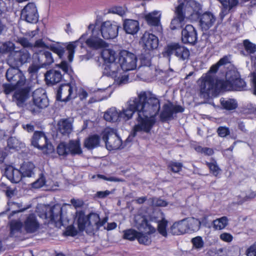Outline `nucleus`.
I'll return each instance as SVG.
<instances>
[{"instance_id": "obj_45", "label": "nucleus", "mask_w": 256, "mask_h": 256, "mask_svg": "<svg viewBox=\"0 0 256 256\" xmlns=\"http://www.w3.org/2000/svg\"><path fill=\"white\" fill-rule=\"evenodd\" d=\"M182 166V163L177 162H170L168 165V169L174 173H178L180 172Z\"/></svg>"}, {"instance_id": "obj_38", "label": "nucleus", "mask_w": 256, "mask_h": 256, "mask_svg": "<svg viewBox=\"0 0 256 256\" xmlns=\"http://www.w3.org/2000/svg\"><path fill=\"white\" fill-rule=\"evenodd\" d=\"M170 232L173 235H180L186 233L183 220L174 222L170 227Z\"/></svg>"}, {"instance_id": "obj_43", "label": "nucleus", "mask_w": 256, "mask_h": 256, "mask_svg": "<svg viewBox=\"0 0 256 256\" xmlns=\"http://www.w3.org/2000/svg\"><path fill=\"white\" fill-rule=\"evenodd\" d=\"M243 46L248 54H254L256 52V44L252 42L249 40H244Z\"/></svg>"}, {"instance_id": "obj_12", "label": "nucleus", "mask_w": 256, "mask_h": 256, "mask_svg": "<svg viewBox=\"0 0 256 256\" xmlns=\"http://www.w3.org/2000/svg\"><path fill=\"white\" fill-rule=\"evenodd\" d=\"M137 58L135 54L126 50L119 53L118 62L122 72L134 70L136 67Z\"/></svg>"}, {"instance_id": "obj_48", "label": "nucleus", "mask_w": 256, "mask_h": 256, "mask_svg": "<svg viewBox=\"0 0 256 256\" xmlns=\"http://www.w3.org/2000/svg\"><path fill=\"white\" fill-rule=\"evenodd\" d=\"M46 184V178L42 173L40 174L39 178L32 183V186L34 188H38L44 186Z\"/></svg>"}, {"instance_id": "obj_22", "label": "nucleus", "mask_w": 256, "mask_h": 256, "mask_svg": "<svg viewBox=\"0 0 256 256\" xmlns=\"http://www.w3.org/2000/svg\"><path fill=\"white\" fill-rule=\"evenodd\" d=\"M32 58L35 60H37L41 67L50 66L54 62L52 52L46 50H39L34 52Z\"/></svg>"}, {"instance_id": "obj_50", "label": "nucleus", "mask_w": 256, "mask_h": 256, "mask_svg": "<svg viewBox=\"0 0 256 256\" xmlns=\"http://www.w3.org/2000/svg\"><path fill=\"white\" fill-rule=\"evenodd\" d=\"M58 66L63 70L64 73L69 75L72 74V69L66 61H62L60 64H58Z\"/></svg>"}, {"instance_id": "obj_19", "label": "nucleus", "mask_w": 256, "mask_h": 256, "mask_svg": "<svg viewBox=\"0 0 256 256\" xmlns=\"http://www.w3.org/2000/svg\"><path fill=\"white\" fill-rule=\"evenodd\" d=\"M184 110V108L180 105H175L172 102L166 104L163 106L160 114V120L162 122L172 120L174 118V114L182 112Z\"/></svg>"}, {"instance_id": "obj_25", "label": "nucleus", "mask_w": 256, "mask_h": 256, "mask_svg": "<svg viewBox=\"0 0 256 256\" xmlns=\"http://www.w3.org/2000/svg\"><path fill=\"white\" fill-rule=\"evenodd\" d=\"M198 39L196 30L191 24H187L182 31V40L184 44H194Z\"/></svg>"}, {"instance_id": "obj_15", "label": "nucleus", "mask_w": 256, "mask_h": 256, "mask_svg": "<svg viewBox=\"0 0 256 256\" xmlns=\"http://www.w3.org/2000/svg\"><path fill=\"white\" fill-rule=\"evenodd\" d=\"M31 86L28 84L18 88L14 92L12 96L13 102L20 108H23L26 100L29 98Z\"/></svg>"}, {"instance_id": "obj_21", "label": "nucleus", "mask_w": 256, "mask_h": 256, "mask_svg": "<svg viewBox=\"0 0 256 256\" xmlns=\"http://www.w3.org/2000/svg\"><path fill=\"white\" fill-rule=\"evenodd\" d=\"M21 18L31 24H36L38 22V14L34 3L30 2L24 7L21 12Z\"/></svg>"}, {"instance_id": "obj_55", "label": "nucleus", "mask_w": 256, "mask_h": 256, "mask_svg": "<svg viewBox=\"0 0 256 256\" xmlns=\"http://www.w3.org/2000/svg\"><path fill=\"white\" fill-rule=\"evenodd\" d=\"M18 42L24 48H32L34 46V44L30 42L28 39L26 38H18Z\"/></svg>"}, {"instance_id": "obj_27", "label": "nucleus", "mask_w": 256, "mask_h": 256, "mask_svg": "<svg viewBox=\"0 0 256 256\" xmlns=\"http://www.w3.org/2000/svg\"><path fill=\"white\" fill-rule=\"evenodd\" d=\"M62 208L58 204H56L49 208L45 212V218L49 221L58 222H61Z\"/></svg>"}, {"instance_id": "obj_56", "label": "nucleus", "mask_w": 256, "mask_h": 256, "mask_svg": "<svg viewBox=\"0 0 256 256\" xmlns=\"http://www.w3.org/2000/svg\"><path fill=\"white\" fill-rule=\"evenodd\" d=\"M222 8L221 12L220 13V17L221 20H222L230 12V10L233 8L230 7V4H228L226 6H222Z\"/></svg>"}, {"instance_id": "obj_30", "label": "nucleus", "mask_w": 256, "mask_h": 256, "mask_svg": "<svg viewBox=\"0 0 256 256\" xmlns=\"http://www.w3.org/2000/svg\"><path fill=\"white\" fill-rule=\"evenodd\" d=\"M161 14L159 12L154 11L149 13L145 16V19L148 25L156 27L158 31L162 30V26L160 23Z\"/></svg>"}, {"instance_id": "obj_59", "label": "nucleus", "mask_w": 256, "mask_h": 256, "mask_svg": "<svg viewBox=\"0 0 256 256\" xmlns=\"http://www.w3.org/2000/svg\"><path fill=\"white\" fill-rule=\"evenodd\" d=\"M111 194L112 192L108 190L105 191H98L95 194V196L99 198H104Z\"/></svg>"}, {"instance_id": "obj_31", "label": "nucleus", "mask_w": 256, "mask_h": 256, "mask_svg": "<svg viewBox=\"0 0 256 256\" xmlns=\"http://www.w3.org/2000/svg\"><path fill=\"white\" fill-rule=\"evenodd\" d=\"M184 222L186 232H192L199 230L201 222L197 218H188L182 220Z\"/></svg>"}, {"instance_id": "obj_58", "label": "nucleus", "mask_w": 256, "mask_h": 256, "mask_svg": "<svg viewBox=\"0 0 256 256\" xmlns=\"http://www.w3.org/2000/svg\"><path fill=\"white\" fill-rule=\"evenodd\" d=\"M220 238L226 242H230L232 241L233 236H232L227 232H224L220 236Z\"/></svg>"}, {"instance_id": "obj_13", "label": "nucleus", "mask_w": 256, "mask_h": 256, "mask_svg": "<svg viewBox=\"0 0 256 256\" xmlns=\"http://www.w3.org/2000/svg\"><path fill=\"white\" fill-rule=\"evenodd\" d=\"M31 143L34 146L44 150L46 153L50 152L54 150L52 144L48 142L46 136L44 132L41 131L34 132L32 138Z\"/></svg>"}, {"instance_id": "obj_23", "label": "nucleus", "mask_w": 256, "mask_h": 256, "mask_svg": "<svg viewBox=\"0 0 256 256\" xmlns=\"http://www.w3.org/2000/svg\"><path fill=\"white\" fill-rule=\"evenodd\" d=\"M143 48L148 52L156 49L158 46V39L154 34L146 32L142 35L140 42Z\"/></svg>"}, {"instance_id": "obj_33", "label": "nucleus", "mask_w": 256, "mask_h": 256, "mask_svg": "<svg viewBox=\"0 0 256 256\" xmlns=\"http://www.w3.org/2000/svg\"><path fill=\"white\" fill-rule=\"evenodd\" d=\"M72 130V122L68 118L62 119L58 123V132L64 136H68Z\"/></svg>"}, {"instance_id": "obj_17", "label": "nucleus", "mask_w": 256, "mask_h": 256, "mask_svg": "<svg viewBox=\"0 0 256 256\" xmlns=\"http://www.w3.org/2000/svg\"><path fill=\"white\" fill-rule=\"evenodd\" d=\"M88 30H92V36L88 38L86 43V45L92 50H99L106 48L108 46V44L104 40L97 36L100 30L98 28H96V26L94 24H90Z\"/></svg>"}, {"instance_id": "obj_40", "label": "nucleus", "mask_w": 256, "mask_h": 256, "mask_svg": "<svg viewBox=\"0 0 256 256\" xmlns=\"http://www.w3.org/2000/svg\"><path fill=\"white\" fill-rule=\"evenodd\" d=\"M8 146L10 149L18 150L24 146V144L17 138L12 136L8 140Z\"/></svg>"}, {"instance_id": "obj_61", "label": "nucleus", "mask_w": 256, "mask_h": 256, "mask_svg": "<svg viewBox=\"0 0 256 256\" xmlns=\"http://www.w3.org/2000/svg\"><path fill=\"white\" fill-rule=\"evenodd\" d=\"M40 66H38L36 64H32L28 68V72L30 74H34L38 72L40 68Z\"/></svg>"}, {"instance_id": "obj_14", "label": "nucleus", "mask_w": 256, "mask_h": 256, "mask_svg": "<svg viewBox=\"0 0 256 256\" xmlns=\"http://www.w3.org/2000/svg\"><path fill=\"white\" fill-rule=\"evenodd\" d=\"M6 78L10 83L14 84L18 87L26 84V76L19 68L10 66L6 70Z\"/></svg>"}, {"instance_id": "obj_29", "label": "nucleus", "mask_w": 256, "mask_h": 256, "mask_svg": "<svg viewBox=\"0 0 256 256\" xmlns=\"http://www.w3.org/2000/svg\"><path fill=\"white\" fill-rule=\"evenodd\" d=\"M44 77L47 84L53 85L61 81L62 75L60 70L52 69L47 71Z\"/></svg>"}, {"instance_id": "obj_20", "label": "nucleus", "mask_w": 256, "mask_h": 256, "mask_svg": "<svg viewBox=\"0 0 256 256\" xmlns=\"http://www.w3.org/2000/svg\"><path fill=\"white\" fill-rule=\"evenodd\" d=\"M218 81L216 82L214 76L207 74L202 79L200 86V96L203 98H208L210 94L213 92L216 84L220 87V85L218 84Z\"/></svg>"}, {"instance_id": "obj_64", "label": "nucleus", "mask_w": 256, "mask_h": 256, "mask_svg": "<svg viewBox=\"0 0 256 256\" xmlns=\"http://www.w3.org/2000/svg\"><path fill=\"white\" fill-rule=\"evenodd\" d=\"M34 47L38 48H47V46H47L45 44V43L42 41V40H38L36 41L34 44Z\"/></svg>"}, {"instance_id": "obj_6", "label": "nucleus", "mask_w": 256, "mask_h": 256, "mask_svg": "<svg viewBox=\"0 0 256 256\" xmlns=\"http://www.w3.org/2000/svg\"><path fill=\"white\" fill-rule=\"evenodd\" d=\"M86 37V34H83L79 38V40L74 43H70L67 46L60 43L52 44L47 46V48L50 49L54 53L58 54L60 58H62L66 50L68 51V58L70 62H72L73 60L74 54V49L76 47V43L82 42L85 40Z\"/></svg>"}, {"instance_id": "obj_34", "label": "nucleus", "mask_w": 256, "mask_h": 256, "mask_svg": "<svg viewBox=\"0 0 256 256\" xmlns=\"http://www.w3.org/2000/svg\"><path fill=\"white\" fill-rule=\"evenodd\" d=\"M124 30L126 33L132 35L136 34L140 30L138 21L133 20H126L123 23Z\"/></svg>"}, {"instance_id": "obj_32", "label": "nucleus", "mask_w": 256, "mask_h": 256, "mask_svg": "<svg viewBox=\"0 0 256 256\" xmlns=\"http://www.w3.org/2000/svg\"><path fill=\"white\" fill-rule=\"evenodd\" d=\"M4 174L12 183H18L21 180L22 178L20 170L14 168L12 166H8L6 168Z\"/></svg>"}, {"instance_id": "obj_8", "label": "nucleus", "mask_w": 256, "mask_h": 256, "mask_svg": "<svg viewBox=\"0 0 256 256\" xmlns=\"http://www.w3.org/2000/svg\"><path fill=\"white\" fill-rule=\"evenodd\" d=\"M32 58V55L28 50L24 48L9 54L8 64L10 66L20 68L24 64L30 63Z\"/></svg>"}, {"instance_id": "obj_18", "label": "nucleus", "mask_w": 256, "mask_h": 256, "mask_svg": "<svg viewBox=\"0 0 256 256\" xmlns=\"http://www.w3.org/2000/svg\"><path fill=\"white\" fill-rule=\"evenodd\" d=\"M120 26L116 22L106 21L100 26V33L104 39H113L118 35V29Z\"/></svg>"}, {"instance_id": "obj_47", "label": "nucleus", "mask_w": 256, "mask_h": 256, "mask_svg": "<svg viewBox=\"0 0 256 256\" xmlns=\"http://www.w3.org/2000/svg\"><path fill=\"white\" fill-rule=\"evenodd\" d=\"M4 92L6 94H9L12 92H14L18 87L14 84H4L2 85Z\"/></svg>"}, {"instance_id": "obj_49", "label": "nucleus", "mask_w": 256, "mask_h": 256, "mask_svg": "<svg viewBox=\"0 0 256 256\" xmlns=\"http://www.w3.org/2000/svg\"><path fill=\"white\" fill-rule=\"evenodd\" d=\"M167 226V221L162 220L158 224V230L160 234L164 236L167 235L166 227Z\"/></svg>"}, {"instance_id": "obj_52", "label": "nucleus", "mask_w": 256, "mask_h": 256, "mask_svg": "<svg viewBox=\"0 0 256 256\" xmlns=\"http://www.w3.org/2000/svg\"><path fill=\"white\" fill-rule=\"evenodd\" d=\"M22 226V224L20 222H16L12 223L10 224V234L12 236L15 232L20 230Z\"/></svg>"}, {"instance_id": "obj_54", "label": "nucleus", "mask_w": 256, "mask_h": 256, "mask_svg": "<svg viewBox=\"0 0 256 256\" xmlns=\"http://www.w3.org/2000/svg\"><path fill=\"white\" fill-rule=\"evenodd\" d=\"M206 164L214 176H216L218 174L220 170L216 162H207Z\"/></svg>"}, {"instance_id": "obj_36", "label": "nucleus", "mask_w": 256, "mask_h": 256, "mask_svg": "<svg viewBox=\"0 0 256 256\" xmlns=\"http://www.w3.org/2000/svg\"><path fill=\"white\" fill-rule=\"evenodd\" d=\"M100 144V137L97 134H93L85 139L84 146L88 150H92L98 146Z\"/></svg>"}, {"instance_id": "obj_10", "label": "nucleus", "mask_w": 256, "mask_h": 256, "mask_svg": "<svg viewBox=\"0 0 256 256\" xmlns=\"http://www.w3.org/2000/svg\"><path fill=\"white\" fill-rule=\"evenodd\" d=\"M32 97L34 105L30 106L29 108V110L32 114H38L41 109L48 106V100L44 90L36 89L34 92Z\"/></svg>"}, {"instance_id": "obj_39", "label": "nucleus", "mask_w": 256, "mask_h": 256, "mask_svg": "<svg viewBox=\"0 0 256 256\" xmlns=\"http://www.w3.org/2000/svg\"><path fill=\"white\" fill-rule=\"evenodd\" d=\"M220 104L224 109L228 110H235L238 107V103L234 99L226 100L224 98H222Z\"/></svg>"}, {"instance_id": "obj_46", "label": "nucleus", "mask_w": 256, "mask_h": 256, "mask_svg": "<svg viewBox=\"0 0 256 256\" xmlns=\"http://www.w3.org/2000/svg\"><path fill=\"white\" fill-rule=\"evenodd\" d=\"M138 233L134 230L129 229L124 231V236L126 239L133 240L138 238Z\"/></svg>"}, {"instance_id": "obj_37", "label": "nucleus", "mask_w": 256, "mask_h": 256, "mask_svg": "<svg viewBox=\"0 0 256 256\" xmlns=\"http://www.w3.org/2000/svg\"><path fill=\"white\" fill-rule=\"evenodd\" d=\"M101 58L104 62V64L114 62L116 60V52L110 49L103 48L101 52Z\"/></svg>"}, {"instance_id": "obj_26", "label": "nucleus", "mask_w": 256, "mask_h": 256, "mask_svg": "<svg viewBox=\"0 0 256 256\" xmlns=\"http://www.w3.org/2000/svg\"><path fill=\"white\" fill-rule=\"evenodd\" d=\"M200 10H200V16L198 18L200 19V25L203 31H206L214 25L216 19L210 12H206L200 15Z\"/></svg>"}, {"instance_id": "obj_11", "label": "nucleus", "mask_w": 256, "mask_h": 256, "mask_svg": "<svg viewBox=\"0 0 256 256\" xmlns=\"http://www.w3.org/2000/svg\"><path fill=\"white\" fill-rule=\"evenodd\" d=\"M57 153L59 156H66L79 155L82 154V150L79 140H71L68 143L60 142L57 146Z\"/></svg>"}, {"instance_id": "obj_3", "label": "nucleus", "mask_w": 256, "mask_h": 256, "mask_svg": "<svg viewBox=\"0 0 256 256\" xmlns=\"http://www.w3.org/2000/svg\"><path fill=\"white\" fill-rule=\"evenodd\" d=\"M78 227L80 231L86 230L88 234H94L101 227L104 226V230H111L116 227L115 222L108 223L107 226H104L108 220V218L105 217L100 220L99 215L96 213H90L88 216L84 214V212L80 211L77 213Z\"/></svg>"}, {"instance_id": "obj_28", "label": "nucleus", "mask_w": 256, "mask_h": 256, "mask_svg": "<svg viewBox=\"0 0 256 256\" xmlns=\"http://www.w3.org/2000/svg\"><path fill=\"white\" fill-rule=\"evenodd\" d=\"M24 228L26 232L30 234L36 232L39 228L40 224L34 214H30L26 217L24 223Z\"/></svg>"}, {"instance_id": "obj_24", "label": "nucleus", "mask_w": 256, "mask_h": 256, "mask_svg": "<svg viewBox=\"0 0 256 256\" xmlns=\"http://www.w3.org/2000/svg\"><path fill=\"white\" fill-rule=\"evenodd\" d=\"M140 228L144 229L145 234L139 232L137 239L140 244L148 245L151 242L150 235L154 232L156 230L148 224L146 219L142 220Z\"/></svg>"}, {"instance_id": "obj_60", "label": "nucleus", "mask_w": 256, "mask_h": 256, "mask_svg": "<svg viewBox=\"0 0 256 256\" xmlns=\"http://www.w3.org/2000/svg\"><path fill=\"white\" fill-rule=\"evenodd\" d=\"M153 203L155 206H164L167 204L166 201L160 198H156L154 200Z\"/></svg>"}, {"instance_id": "obj_16", "label": "nucleus", "mask_w": 256, "mask_h": 256, "mask_svg": "<svg viewBox=\"0 0 256 256\" xmlns=\"http://www.w3.org/2000/svg\"><path fill=\"white\" fill-rule=\"evenodd\" d=\"M76 97V88L70 84H62L57 90V100L67 102Z\"/></svg>"}, {"instance_id": "obj_41", "label": "nucleus", "mask_w": 256, "mask_h": 256, "mask_svg": "<svg viewBox=\"0 0 256 256\" xmlns=\"http://www.w3.org/2000/svg\"><path fill=\"white\" fill-rule=\"evenodd\" d=\"M212 224L215 230H222L228 224V219L226 216H224L213 220Z\"/></svg>"}, {"instance_id": "obj_51", "label": "nucleus", "mask_w": 256, "mask_h": 256, "mask_svg": "<svg viewBox=\"0 0 256 256\" xmlns=\"http://www.w3.org/2000/svg\"><path fill=\"white\" fill-rule=\"evenodd\" d=\"M216 132L218 136L222 138L226 137L230 134L229 128L226 126H219Z\"/></svg>"}, {"instance_id": "obj_1", "label": "nucleus", "mask_w": 256, "mask_h": 256, "mask_svg": "<svg viewBox=\"0 0 256 256\" xmlns=\"http://www.w3.org/2000/svg\"><path fill=\"white\" fill-rule=\"evenodd\" d=\"M160 110V100L154 96H148L144 91L137 94L127 102L126 108L118 112L115 108L108 109L104 115L108 122L128 120L134 115L136 122L130 136L134 137L137 133H149L156 122L155 116Z\"/></svg>"}, {"instance_id": "obj_2", "label": "nucleus", "mask_w": 256, "mask_h": 256, "mask_svg": "<svg viewBox=\"0 0 256 256\" xmlns=\"http://www.w3.org/2000/svg\"><path fill=\"white\" fill-rule=\"evenodd\" d=\"M180 4L176 8V16L172 20L170 28L172 30L181 28L185 19L198 20L202 6L194 0H178Z\"/></svg>"}, {"instance_id": "obj_5", "label": "nucleus", "mask_w": 256, "mask_h": 256, "mask_svg": "<svg viewBox=\"0 0 256 256\" xmlns=\"http://www.w3.org/2000/svg\"><path fill=\"white\" fill-rule=\"evenodd\" d=\"M103 74L114 78V82L120 86L126 84L128 80V75L124 74L119 68V64L114 62L102 64Z\"/></svg>"}, {"instance_id": "obj_57", "label": "nucleus", "mask_w": 256, "mask_h": 256, "mask_svg": "<svg viewBox=\"0 0 256 256\" xmlns=\"http://www.w3.org/2000/svg\"><path fill=\"white\" fill-rule=\"evenodd\" d=\"M246 254L247 256H256V242L247 249Z\"/></svg>"}, {"instance_id": "obj_44", "label": "nucleus", "mask_w": 256, "mask_h": 256, "mask_svg": "<svg viewBox=\"0 0 256 256\" xmlns=\"http://www.w3.org/2000/svg\"><path fill=\"white\" fill-rule=\"evenodd\" d=\"M192 244V248L198 250H202L204 245V242L200 236H197L192 238L191 240Z\"/></svg>"}, {"instance_id": "obj_7", "label": "nucleus", "mask_w": 256, "mask_h": 256, "mask_svg": "<svg viewBox=\"0 0 256 256\" xmlns=\"http://www.w3.org/2000/svg\"><path fill=\"white\" fill-rule=\"evenodd\" d=\"M164 57L166 58L168 61L170 60V56L174 54L178 60L184 61L188 60L190 56L189 50L184 46L178 43H171L164 48L162 52Z\"/></svg>"}, {"instance_id": "obj_62", "label": "nucleus", "mask_w": 256, "mask_h": 256, "mask_svg": "<svg viewBox=\"0 0 256 256\" xmlns=\"http://www.w3.org/2000/svg\"><path fill=\"white\" fill-rule=\"evenodd\" d=\"M70 202L76 208L82 207L84 204V202L82 200H76L74 198L70 200Z\"/></svg>"}, {"instance_id": "obj_9", "label": "nucleus", "mask_w": 256, "mask_h": 256, "mask_svg": "<svg viewBox=\"0 0 256 256\" xmlns=\"http://www.w3.org/2000/svg\"><path fill=\"white\" fill-rule=\"evenodd\" d=\"M102 138L108 150H118L122 146V140L114 128H106L102 133Z\"/></svg>"}, {"instance_id": "obj_42", "label": "nucleus", "mask_w": 256, "mask_h": 256, "mask_svg": "<svg viewBox=\"0 0 256 256\" xmlns=\"http://www.w3.org/2000/svg\"><path fill=\"white\" fill-rule=\"evenodd\" d=\"M14 49L15 44L11 42H6L0 45V53L2 54H10L15 51Z\"/></svg>"}, {"instance_id": "obj_53", "label": "nucleus", "mask_w": 256, "mask_h": 256, "mask_svg": "<svg viewBox=\"0 0 256 256\" xmlns=\"http://www.w3.org/2000/svg\"><path fill=\"white\" fill-rule=\"evenodd\" d=\"M149 52L146 56L142 54L140 58L142 66H150L151 64Z\"/></svg>"}, {"instance_id": "obj_4", "label": "nucleus", "mask_w": 256, "mask_h": 256, "mask_svg": "<svg viewBox=\"0 0 256 256\" xmlns=\"http://www.w3.org/2000/svg\"><path fill=\"white\" fill-rule=\"evenodd\" d=\"M218 84L224 90H244L246 88V83L240 78V74L234 70L226 72V80H218Z\"/></svg>"}, {"instance_id": "obj_35", "label": "nucleus", "mask_w": 256, "mask_h": 256, "mask_svg": "<svg viewBox=\"0 0 256 256\" xmlns=\"http://www.w3.org/2000/svg\"><path fill=\"white\" fill-rule=\"evenodd\" d=\"M35 166L31 162H25L20 166V171L22 177H32L34 174Z\"/></svg>"}, {"instance_id": "obj_63", "label": "nucleus", "mask_w": 256, "mask_h": 256, "mask_svg": "<svg viewBox=\"0 0 256 256\" xmlns=\"http://www.w3.org/2000/svg\"><path fill=\"white\" fill-rule=\"evenodd\" d=\"M22 128L28 132H32L34 131V126L31 124H22Z\"/></svg>"}]
</instances>
